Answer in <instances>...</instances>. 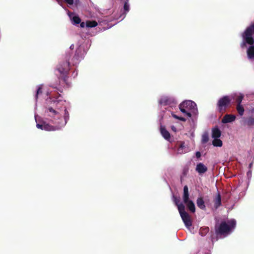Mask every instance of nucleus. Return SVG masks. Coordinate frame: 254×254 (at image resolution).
Masks as SVG:
<instances>
[{
    "mask_svg": "<svg viewBox=\"0 0 254 254\" xmlns=\"http://www.w3.org/2000/svg\"><path fill=\"white\" fill-rule=\"evenodd\" d=\"M209 140L208 133L206 132H204L202 135L201 142L203 144L206 143Z\"/></svg>",
    "mask_w": 254,
    "mask_h": 254,
    "instance_id": "25",
    "label": "nucleus"
},
{
    "mask_svg": "<svg viewBox=\"0 0 254 254\" xmlns=\"http://www.w3.org/2000/svg\"><path fill=\"white\" fill-rule=\"evenodd\" d=\"M214 207L218 208L221 205V196L220 193L218 192L216 198L214 200Z\"/></svg>",
    "mask_w": 254,
    "mask_h": 254,
    "instance_id": "15",
    "label": "nucleus"
},
{
    "mask_svg": "<svg viewBox=\"0 0 254 254\" xmlns=\"http://www.w3.org/2000/svg\"><path fill=\"white\" fill-rule=\"evenodd\" d=\"M64 1L69 5H72L74 3V0H64Z\"/></svg>",
    "mask_w": 254,
    "mask_h": 254,
    "instance_id": "31",
    "label": "nucleus"
},
{
    "mask_svg": "<svg viewBox=\"0 0 254 254\" xmlns=\"http://www.w3.org/2000/svg\"><path fill=\"white\" fill-rule=\"evenodd\" d=\"M244 95L240 94L236 96L235 98H234V99L237 103V105H241V103L244 99Z\"/></svg>",
    "mask_w": 254,
    "mask_h": 254,
    "instance_id": "20",
    "label": "nucleus"
},
{
    "mask_svg": "<svg viewBox=\"0 0 254 254\" xmlns=\"http://www.w3.org/2000/svg\"><path fill=\"white\" fill-rule=\"evenodd\" d=\"M236 110L240 116H242L244 115L245 109L243 106L241 105H237Z\"/></svg>",
    "mask_w": 254,
    "mask_h": 254,
    "instance_id": "21",
    "label": "nucleus"
},
{
    "mask_svg": "<svg viewBox=\"0 0 254 254\" xmlns=\"http://www.w3.org/2000/svg\"><path fill=\"white\" fill-rule=\"evenodd\" d=\"M236 116L234 115L227 114L224 116L222 120V122L224 124L231 123L234 121L236 119Z\"/></svg>",
    "mask_w": 254,
    "mask_h": 254,
    "instance_id": "10",
    "label": "nucleus"
},
{
    "mask_svg": "<svg viewBox=\"0 0 254 254\" xmlns=\"http://www.w3.org/2000/svg\"><path fill=\"white\" fill-rule=\"evenodd\" d=\"M97 22L95 20H88L86 22V26L87 27L93 28L96 27V26H97Z\"/></svg>",
    "mask_w": 254,
    "mask_h": 254,
    "instance_id": "23",
    "label": "nucleus"
},
{
    "mask_svg": "<svg viewBox=\"0 0 254 254\" xmlns=\"http://www.w3.org/2000/svg\"><path fill=\"white\" fill-rule=\"evenodd\" d=\"M79 2V0H75V4L77 5L78 4V3Z\"/></svg>",
    "mask_w": 254,
    "mask_h": 254,
    "instance_id": "38",
    "label": "nucleus"
},
{
    "mask_svg": "<svg viewBox=\"0 0 254 254\" xmlns=\"http://www.w3.org/2000/svg\"><path fill=\"white\" fill-rule=\"evenodd\" d=\"M73 48H74V45L72 44V45H71L70 46V49H71V50H72V49H73Z\"/></svg>",
    "mask_w": 254,
    "mask_h": 254,
    "instance_id": "39",
    "label": "nucleus"
},
{
    "mask_svg": "<svg viewBox=\"0 0 254 254\" xmlns=\"http://www.w3.org/2000/svg\"><path fill=\"white\" fill-rule=\"evenodd\" d=\"M179 147L183 149L185 148V142L184 141H181Z\"/></svg>",
    "mask_w": 254,
    "mask_h": 254,
    "instance_id": "32",
    "label": "nucleus"
},
{
    "mask_svg": "<svg viewBox=\"0 0 254 254\" xmlns=\"http://www.w3.org/2000/svg\"><path fill=\"white\" fill-rule=\"evenodd\" d=\"M179 109L182 113L186 114L189 117H191V114L189 111L196 110V105L193 101L187 100L183 102L180 105Z\"/></svg>",
    "mask_w": 254,
    "mask_h": 254,
    "instance_id": "4",
    "label": "nucleus"
},
{
    "mask_svg": "<svg viewBox=\"0 0 254 254\" xmlns=\"http://www.w3.org/2000/svg\"><path fill=\"white\" fill-rule=\"evenodd\" d=\"M72 21L74 24H78L81 22V19L78 16H74L72 17Z\"/></svg>",
    "mask_w": 254,
    "mask_h": 254,
    "instance_id": "26",
    "label": "nucleus"
},
{
    "mask_svg": "<svg viewBox=\"0 0 254 254\" xmlns=\"http://www.w3.org/2000/svg\"><path fill=\"white\" fill-rule=\"evenodd\" d=\"M254 34V23L248 27L242 34L243 42L241 44V47L244 48L246 44L251 46L247 50V55L249 59H254V39L253 35Z\"/></svg>",
    "mask_w": 254,
    "mask_h": 254,
    "instance_id": "1",
    "label": "nucleus"
},
{
    "mask_svg": "<svg viewBox=\"0 0 254 254\" xmlns=\"http://www.w3.org/2000/svg\"><path fill=\"white\" fill-rule=\"evenodd\" d=\"M53 101L54 102V103L56 104V105H57L58 103H59L60 100H58L57 99H55V100H53Z\"/></svg>",
    "mask_w": 254,
    "mask_h": 254,
    "instance_id": "37",
    "label": "nucleus"
},
{
    "mask_svg": "<svg viewBox=\"0 0 254 254\" xmlns=\"http://www.w3.org/2000/svg\"><path fill=\"white\" fill-rule=\"evenodd\" d=\"M236 224L235 220L226 222L222 221L220 224H216L214 227L215 234L217 236H226L234 229Z\"/></svg>",
    "mask_w": 254,
    "mask_h": 254,
    "instance_id": "3",
    "label": "nucleus"
},
{
    "mask_svg": "<svg viewBox=\"0 0 254 254\" xmlns=\"http://www.w3.org/2000/svg\"><path fill=\"white\" fill-rule=\"evenodd\" d=\"M221 135L220 130L217 127H215L212 129V138H219Z\"/></svg>",
    "mask_w": 254,
    "mask_h": 254,
    "instance_id": "16",
    "label": "nucleus"
},
{
    "mask_svg": "<svg viewBox=\"0 0 254 254\" xmlns=\"http://www.w3.org/2000/svg\"><path fill=\"white\" fill-rule=\"evenodd\" d=\"M196 204L197 206L201 209L204 210L206 208L203 199L201 197L197 198Z\"/></svg>",
    "mask_w": 254,
    "mask_h": 254,
    "instance_id": "17",
    "label": "nucleus"
},
{
    "mask_svg": "<svg viewBox=\"0 0 254 254\" xmlns=\"http://www.w3.org/2000/svg\"><path fill=\"white\" fill-rule=\"evenodd\" d=\"M174 202L175 204L177 206L178 209L179 210V206L181 204H184L183 203L181 202L180 203V200L179 199L177 198V197H174Z\"/></svg>",
    "mask_w": 254,
    "mask_h": 254,
    "instance_id": "29",
    "label": "nucleus"
},
{
    "mask_svg": "<svg viewBox=\"0 0 254 254\" xmlns=\"http://www.w3.org/2000/svg\"><path fill=\"white\" fill-rule=\"evenodd\" d=\"M159 103L161 105H166L170 104L171 103L170 99L167 97H164L162 98L160 101Z\"/></svg>",
    "mask_w": 254,
    "mask_h": 254,
    "instance_id": "18",
    "label": "nucleus"
},
{
    "mask_svg": "<svg viewBox=\"0 0 254 254\" xmlns=\"http://www.w3.org/2000/svg\"><path fill=\"white\" fill-rule=\"evenodd\" d=\"M68 118L69 113L67 111V109H65L64 118H63L61 117L59 118V121H55L54 122V124H56V126H52L49 124L46 123L45 122H43L42 124H37L36 127L39 129L46 131H55L59 130L66 125Z\"/></svg>",
    "mask_w": 254,
    "mask_h": 254,
    "instance_id": "2",
    "label": "nucleus"
},
{
    "mask_svg": "<svg viewBox=\"0 0 254 254\" xmlns=\"http://www.w3.org/2000/svg\"><path fill=\"white\" fill-rule=\"evenodd\" d=\"M209 228L208 227H201L200 228V230H199V233L200 235H201L202 236H205L206 235V234L209 232Z\"/></svg>",
    "mask_w": 254,
    "mask_h": 254,
    "instance_id": "24",
    "label": "nucleus"
},
{
    "mask_svg": "<svg viewBox=\"0 0 254 254\" xmlns=\"http://www.w3.org/2000/svg\"><path fill=\"white\" fill-rule=\"evenodd\" d=\"M188 208L189 209V210L192 212V213H194L195 212V205H194V203H193V202L191 200H188L187 202H184Z\"/></svg>",
    "mask_w": 254,
    "mask_h": 254,
    "instance_id": "12",
    "label": "nucleus"
},
{
    "mask_svg": "<svg viewBox=\"0 0 254 254\" xmlns=\"http://www.w3.org/2000/svg\"><path fill=\"white\" fill-rule=\"evenodd\" d=\"M129 0H125L124 1V9L126 12H128L129 10V5L128 4Z\"/></svg>",
    "mask_w": 254,
    "mask_h": 254,
    "instance_id": "27",
    "label": "nucleus"
},
{
    "mask_svg": "<svg viewBox=\"0 0 254 254\" xmlns=\"http://www.w3.org/2000/svg\"><path fill=\"white\" fill-rule=\"evenodd\" d=\"M80 27L81 28H84L85 27V23L84 22H80Z\"/></svg>",
    "mask_w": 254,
    "mask_h": 254,
    "instance_id": "36",
    "label": "nucleus"
},
{
    "mask_svg": "<svg viewBox=\"0 0 254 254\" xmlns=\"http://www.w3.org/2000/svg\"><path fill=\"white\" fill-rule=\"evenodd\" d=\"M71 56V54L70 53H67L65 56V61L61 62L58 65L57 69L60 73L64 74L69 70L70 64L69 61Z\"/></svg>",
    "mask_w": 254,
    "mask_h": 254,
    "instance_id": "5",
    "label": "nucleus"
},
{
    "mask_svg": "<svg viewBox=\"0 0 254 254\" xmlns=\"http://www.w3.org/2000/svg\"><path fill=\"white\" fill-rule=\"evenodd\" d=\"M173 117L175 119H178V120L183 121V122H185L186 121V119L185 118L179 117L176 115H173Z\"/></svg>",
    "mask_w": 254,
    "mask_h": 254,
    "instance_id": "30",
    "label": "nucleus"
},
{
    "mask_svg": "<svg viewBox=\"0 0 254 254\" xmlns=\"http://www.w3.org/2000/svg\"><path fill=\"white\" fill-rule=\"evenodd\" d=\"M42 93V87L39 86V87H38V89H37V90L36 91V95H35V99H36V100L38 99V95L39 94H41Z\"/></svg>",
    "mask_w": 254,
    "mask_h": 254,
    "instance_id": "28",
    "label": "nucleus"
},
{
    "mask_svg": "<svg viewBox=\"0 0 254 254\" xmlns=\"http://www.w3.org/2000/svg\"><path fill=\"white\" fill-rule=\"evenodd\" d=\"M160 132L163 137L169 140L170 138V134L169 132L166 129L165 127L161 126L160 127Z\"/></svg>",
    "mask_w": 254,
    "mask_h": 254,
    "instance_id": "11",
    "label": "nucleus"
},
{
    "mask_svg": "<svg viewBox=\"0 0 254 254\" xmlns=\"http://www.w3.org/2000/svg\"><path fill=\"white\" fill-rule=\"evenodd\" d=\"M207 167L202 163H199L196 165V171L199 174L202 175L207 171Z\"/></svg>",
    "mask_w": 254,
    "mask_h": 254,
    "instance_id": "9",
    "label": "nucleus"
},
{
    "mask_svg": "<svg viewBox=\"0 0 254 254\" xmlns=\"http://www.w3.org/2000/svg\"><path fill=\"white\" fill-rule=\"evenodd\" d=\"M195 155L197 158H199L201 156V153L200 152L197 151L196 152Z\"/></svg>",
    "mask_w": 254,
    "mask_h": 254,
    "instance_id": "34",
    "label": "nucleus"
},
{
    "mask_svg": "<svg viewBox=\"0 0 254 254\" xmlns=\"http://www.w3.org/2000/svg\"><path fill=\"white\" fill-rule=\"evenodd\" d=\"M183 198L184 202H187V201L189 200V189L187 186H185L184 187L183 190Z\"/></svg>",
    "mask_w": 254,
    "mask_h": 254,
    "instance_id": "14",
    "label": "nucleus"
},
{
    "mask_svg": "<svg viewBox=\"0 0 254 254\" xmlns=\"http://www.w3.org/2000/svg\"><path fill=\"white\" fill-rule=\"evenodd\" d=\"M46 112L48 113H50V114H49V116L51 117H55L56 116H57V117L58 118V119L60 118V115H59V113L58 112H57V111H56L55 110H54L52 107H49L48 108L47 110H46Z\"/></svg>",
    "mask_w": 254,
    "mask_h": 254,
    "instance_id": "13",
    "label": "nucleus"
},
{
    "mask_svg": "<svg viewBox=\"0 0 254 254\" xmlns=\"http://www.w3.org/2000/svg\"><path fill=\"white\" fill-rule=\"evenodd\" d=\"M184 153V152L183 151V149L178 147V148L177 149V153L182 154H183Z\"/></svg>",
    "mask_w": 254,
    "mask_h": 254,
    "instance_id": "33",
    "label": "nucleus"
},
{
    "mask_svg": "<svg viewBox=\"0 0 254 254\" xmlns=\"http://www.w3.org/2000/svg\"><path fill=\"white\" fill-rule=\"evenodd\" d=\"M179 212L180 216L187 228H190L192 225V221L189 214L185 211L184 204H181L179 206Z\"/></svg>",
    "mask_w": 254,
    "mask_h": 254,
    "instance_id": "7",
    "label": "nucleus"
},
{
    "mask_svg": "<svg viewBox=\"0 0 254 254\" xmlns=\"http://www.w3.org/2000/svg\"><path fill=\"white\" fill-rule=\"evenodd\" d=\"M231 99L228 96H224L220 98L217 103V110L219 113H223L227 108L230 106Z\"/></svg>",
    "mask_w": 254,
    "mask_h": 254,
    "instance_id": "6",
    "label": "nucleus"
},
{
    "mask_svg": "<svg viewBox=\"0 0 254 254\" xmlns=\"http://www.w3.org/2000/svg\"><path fill=\"white\" fill-rule=\"evenodd\" d=\"M82 58V49L78 47L75 51L74 56L71 60V64L73 65H76L79 63L80 59Z\"/></svg>",
    "mask_w": 254,
    "mask_h": 254,
    "instance_id": "8",
    "label": "nucleus"
},
{
    "mask_svg": "<svg viewBox=\"0 0 254 254\" xmlns=\"http://www.w3.org/2000/svg\"><path fill=\"white\" fill-rule=\"evenodd\" d=\"M171 129L174 132H176V131H177L176 127L174 126H171Z\"/></svg>",
    "mask_w": 254,
    "mask_h": 254,
    "instance_id": "35",
    "label": "nucleus"
},
{
    "mask_svg": "<svg viewBox=\"0 0 254 254\" xmlns=\"http://www.w3.org/2000/svg\"><path fill=\"white\" fill-rule=\"evenodd\" d=\"M245 124L249 127L254 126V117L252 116L249 117L247 120L245 121Z\"/></svg>",
    "mask_w": 254,
    "mask_h": 254,
    "instance_id": "19",
    "label": "nucleus"
},
{
    "mask_svg": "<svg viewBox=\"0 0 254 254\" xmlns=\"http://www.w3.org/2000/svg\"><path fill=\"white\" fill-rule=\"evenodd\" d=\"M212 144L214 146L221 147L222 146L223 143L220 139L218 138H214V140L212 141Z\"/></svg>",
    "mask_w": 254,
    "mask_h": 254,
    "instance_id": "22",
    "label": "nucleus"
}]
</instances>
